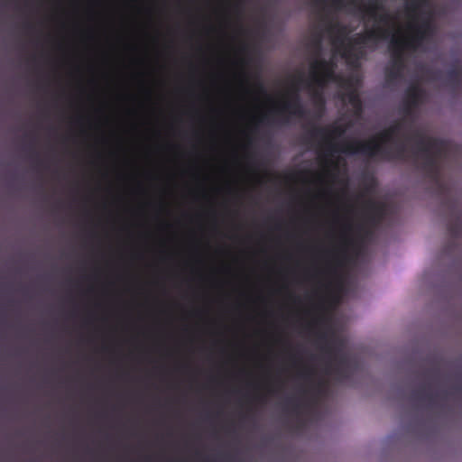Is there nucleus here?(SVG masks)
I'll list each match as a JSON object with an SVG mask.
<instances>
[{"mask_svg": "<svg viewBox=\"0 0 462 462\" xmlns=\"http://www.w3.org/2000/svg\"><path fill=\"white\" fill-rule=\"evenodd\" d=\"M320 5L322 14L313 29L312 42L319 47L328 41L332 50L330 60L315 58L308 72L298 74L284 92L273 96L261 88L248 106L254 121L283 124L304 116L298 97L301 90L311 97L317 115L325 94L332 91L341 100L347 115L324 134L328 153L319 178L335 210L351 212L355 205L345 155L359 152L371 157L404 158L411 153L426 168H431L448 150L445 142L424 133L410 136L405 121L367 141L341 138L361 113L357 93L360 74L356 70L359 60L367 50L386 43L392 56L387 77L390 80L402 78L408 58L426 50L430 42L437 7L433 0H403V7L395 13L390 12L384 0H322Z\"/></svg>", "mask_w": 462, "mask_h": 462, "instance_id": "1", "label": "nucleus"}, {"mask_svg": "<svg viewBox=\"0 0 462 462\" xmlns=\"http://www.w3.org/2000/svg\"><path fill=\"white\" fill-rule=\"evenodd\" d=\"M424 97V92L422 88L419 86H412L408 92L407 97V109H410L411 106H416L420 102L422 101Z\"/></svg>", "mask_w": 462, "mask_h": 462, "instance_id": "2", "label": "nucleus"}, {"mask_svg": "<svg viewBox=\"0 0 462 462\" xmlns=\"http://www.w3.org/2000/svg\"><path fill=\"white\" fill-rule=\"evenodd\" d=\"M367 208L369 210H374V214L380 215L383 213V208L381 206L377 205L375 201H374V199L369 201V204L367 205Z\"/></svg>", "mask_w": 462, "mask_h": 462, "instance_id": "3", "label": "nucleus"}]
</instances>
